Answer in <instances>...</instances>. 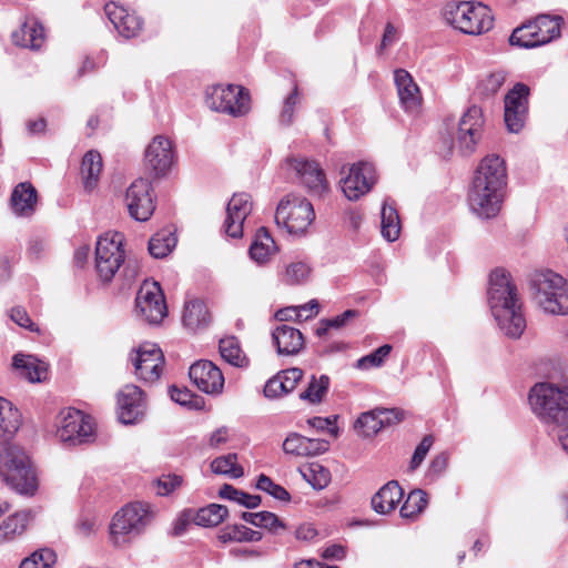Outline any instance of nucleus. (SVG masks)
<instances>
[{
	"label": "nucleus",
	"instance_id": "aec40b11",
	"mask_svg": "<svg viewBox=\"0 0 568 568\" xmlns=\"http://www.w3.org/2000/svg\"><path fill=\"white\" fill-rule=\"evenodd\" d=\"M192 383L205 394H220L224 386V376L221 369L211 361L202 359L189 369Z\"/></svg>",
	"mask_w": 568,
	"mask_h": 568
},
{
	"label": "nucleus",
	"instance_id": "6e6d98bb",
	"mask_svg": "<svg viewBox=\"0 0 568 568\" xmlns=\"http://www.w3.org/2000/svg\"><path fill=\"white\" fill-rule=\"evenodd\" d=\"M535 31L528 28V23H525L516 28L509 37V43L524 49H532L538 45H530L535 42Z\"/></svg>",
	"mask_w": 568,
	"mask_h": 568
},
{
	"label": "nucleus",
	"instance_id": "8fccbe9b",
	"mask_svg": "<svg viewBox=\"0 0 568 568\" xmlns=\"http://www.w3.org/2000/svg\"><path fill=\"white\" fill-rule=\"evenodd\" d=\"M255 487L258 490L267 493L274 499L287 503L291 500L290 493L281 485L274 483L268 476L261 474Z\"/></svg>",
	"mask_w": 568,
	"mask_h": 568
},
{
	"label": "nucleus",
	"instance_id": "e2e57ef3",
	"mask_svg": "<svg viewBox=\"0 0 568 568\" xmlns=\"http://www.w3.org/2000/svg\"><path fill=\"white\" fill-rule=\"evenodd\" d=\"M447 464H448V455L446 453H440V454L436 455L432 459V462L428 466L427 474H426L427 478H429L432 480L437 479L446 470Z\"/></svg>",
	"mask_w": 568,
	"mask_h": 568
},
{
	"label": "nucleus",
	"instance_id": "09e8293b",
	"mask_svg": "<svg viewBox=\"0 0 568 568\" xmlns=\"http://www.w3.org/2000/svg\"><path fill=\"white\" fill-rule=\"evenodd\" d=\"M300 103V92L297 84H294L292 91L284 99L283 105L278 115V123L282 126H290L294 122V114L297 104Z\"/></svg>",
	"mask_w": 568,
	"mask_h": 568
},
{
	"label": "nucleus",
	"instance_id": "0e129e2a",
	"mask_svg": "<svg viewBox=\"0 0 568 568\" xmlns=\"http://www.w3.org/2000/svg\"><path fill=\"white\" fill-rule=\"evenodd\" d=\"M263 392L264 396L270 399H275L287 394L277 374L266 382Z\"/></svg>",
	"mask_w": 568,
	"mask_h": 568
},
{
	"label": "nucleus",
	"instance_id": "7c9ffc66",
	"mask_svg": "<svg viewBox=\"0 0 568 568\" xmlns=\"http://www.w3.org/2000/svg\"><path fill=\"white\" fill-rule=\"evenodd\" d=\"M33 517L34 514L31 509L16 511L8 516L0 524V545L12 542L22 536Z\"/></svg>",
	"mask_w": 568,
	"mask_h": 568
},
{
	"label": "nucleus",
	"instance_id": "338daca9",
	"mask_svg": "<svg viewBox=\"0 0 568 568\" xmlns=\"http://www.w3.org/2000/svg\"><path fill=\"white\" fill-rule=\"evenodd\" d=\"M506 81V72L498 70L491 72L484 81L485 91L489 94H495Z\"/></svg>",
	"mask_w": 568,
	"mask_h": 568
},
{
	"label": "nucleus",
	"instance_id": "473e14b6",
	"mask_svg": "<svg viewBox=\"0 0 568 568\" xmlns=\"http://www.w3.org/2000/svg\"><path fill=\"white\" fill-rule=\"evenodd\" d=\"M403 489L398 481L389 480L372 497V508L381 515L393 511L403 498Z\"/></svg>",
	"mask_w": 568,
	"mask_h": 568
},
{
	"label": "nucleus",
	"instance_id": "7ed1b4c3",
	"mask_svg": "<svg viewBox=\"0 0 568 568\" xmlns=\"http://www.w3.org/2000/svg\"><path fill=\"white\" fill-rule=\"evenodd\" d=\"M0 477L20 495L33 496L38 478L29 456L18 446L8 444L0 453Z\"/></svg>",
	"mask_w": 568,
	"mask_h": 568
},
{
	"label": "nucleus",
	"instance_id": "603ef678",
	"mask_svg": "<svg viewBox=\"0 0 568 568\" xmlns=\"http://www.w3.org/2000/svg\"><path fill=\"white\" fill-rule=\"evenodd\" d=\"M169 393L171 399L181 406L199 409L203 403L201 397L195 396L186 387H178L172 385Z\"/></svg>",
	"mask_w": 568,
	"mask_h": 568
},
{
	"label": "nucleus",
	"instance_id": "c9c22d12",
	"mask_svg": "<svg viewBox=\"0 0 568 568\" xmlns=\"http://www.w3.org/2000/svg\"><path fill=\"white\" fill-rule=\"evenodd\" d=\"M12 364L31 383L41 382L45 377V364L32 355L16 354Z\"/></svg>",
	"mask_w": 568,
	"mask_h": 568
},
{
	"label": "nucleus",
	"instance_id": "c85d7f7f",
	"mask_svg": "<svg viewBox=\"0 0 568 568\" xmlns=\"http://www.w3.org/2000/svg\"><path fill=\"white\" fill-rule=\"evenodd\" d=\"M562 18L559 16L540 14L528 22V28L535 31V42L530 45H545L560 37Z\"/></svg>",
	"mask_w": 568,
	"mask_h": 568
},
{
	"label": "nucleus",
	"instance_id": "dca6fc26",
	"mask_svg": "<svg viewBox=\"0 0 568 568\" xmlns=\"http://www.w3.org/2000/svg\"><path fill=\"white\" fill-rule=\"evenodd\" d=\"M135 307L145 322L160 324L168 312L160 284L145 282L136 294Z\"/></svg>",
	"mask_w": 568,
	"mask_h": 568
},
{
	"label": "nucleus",
	"instance_id": "cd10ccee",
	"mask_svg": "<svg viewBox=\"0 0 568 568\" xmlns=\"http://www.w3.org/2000/svg\"><path fill=\"white\" fill-rule=\"evenodd\" d=\"M272 339L278 355H295L304 345L300 329L287 324L278 325L272 333Z\"/></svg>",
	"mask_w": 568,
	"mask_h": 568
},
{
	"label": "nucleus",
	"instance_id": "37998d69",
	"mask_svg": "<svg viewBox=\"0 0 568 568\" xmlns=\"http://www.w3.org/2000/svg\"><path fill=\"white\" fill-rule=\"evenodd\" d=\"M211 469L214 474L226 475L231 478H240L244 475L242 466L237 465V454L234 453L214 458Z\"/></svg>",
	"mask_w": 568,
	"mask_h": 568
},
{
	"label": "nucleus",
	"instance_id": "1a4fd4ad",
	"mask_svg": "<svg viewBox=\"0 0 568 568\" xmlns=\"http://www.w3.org/2000/svg\"><path fill=\"white\" fill-rule=\"evenodd\" d=\"M205 103L211 110L237 118L250 111V94L241 85L217 84L207 88Z\"/></svg>",
	"mask_w": 568,
	"mask_h": 568
},
{
	"label": "nucleus",
	"instance_id": "2eb2a0df",
	"mask_svg": "<svg viewBox=\"0 0 568 568\" xmlns=\"http://www.w3.org/2000/svg\"><path fill=\"white\" fill-rule=\"evenodd\" d=\"M174 160L173 144L164 135H156L152 139L144 152V166L153 179L164 178Z\"/></svg>",
	"mask_w": 568,
	"mask_h": 568
},
{
	"label": "nucleus",
	"instance_id": "ea45409f",
	"mask_svg": "<svg viewBox=\"0 0 568 568\" xmlns=\"http://www.w3.org/2000/svg\"><path fill=\"white\" fill-rule=\"evenodd\" d=\"M227 508L219 504H210L197 509L194 515V524L202 527H214L227 517Z\"/></svg>",
	"mask_w": 568,
	"mask_h": 568
},
{
	"label": "nucleus",
	"instance_id": "ddd939ff",
	"mask_svg": "<svg viewBox=\"0 0 568 568\" xmlns=\"http://www.w3.org/2000/svg\"><path fill=\"white\" fill-rule=\"evenodd\" d=\"M529 94V87L523 82H517L505 95L504 120L511 133H518L525 126L528 118Z\"/></svg>",
	"mask_w": 568,
	"mask_h": 568
},
{
	"label": "nucleus",
	"instance_id": "20e7f679",
	"mask_svg": "<svg viewBox=\"0 0 568 568\" xmlns=\"http://www.w3.org/2000/svg\"><path fill=\"white\" fill-rule=\"evenodd\" d=\"M445 21L465 34L479 36L494 27L489 7L481 2L449 1L443 9Z\"/></svg>",
	"mask_w": 568,
	"mask_h": 568
},
{
	"label": "nucleus",
	"instance_id": "5701e85b",
	"mask_svg": "<svg viewBox=\"0 0 568 568\" xmlns=\"http://www.w3.org/2000/svg\"><path fill=\"white\" fill-rule=\"evenodd\" d=\"M104 12L118 33L124 39H132L140 34L143 28V20L135 12L126 8L109 2L104 6Z\"/></svg>",
	"mask_w": 568,
	"mask_h": 568
},
{
	"label": "nucleus",
	"instance_id": "a878e982",
	"mask_svg": "<svg viewBox=\"0 0 568 568\" xmlns=\"http://www.w3.org/2000/svg\"><path fill=\"white\" fill-rule=\"evenodd\" d=\"M394 81L402 108L407 113H417L422 108L423 98L419 87L413 77L404 69H396L394 71Z\"/></svg>",
	"mask_w": 568,
	"mask_h": 568
},
{
	"label": "nucleus",
	"instance_id": "680f3d73",
	"mask_svg": "<svg viewBox=\"0 0 568 568\" xmlns=\"http://www.w3.org/2000/svg\"><path fill=\"white\" fill-rule=\"evenodd\" d=\"M277 376L280 377L281 382H283V386H285V392L288 394L291 393L296 384L302 379L303 377V371L301 368H288L285 371H281L277 373Z\"/></svg>",
	"mask_w": 568,
	"mask_h": 568
},
{
	"label": "nucleus",
	"instance_id": "de8ad7c7",
	"mask_svg": "<svg viewBox=\"0 0 568 568\" xmlns=\"http://www.w3.org/2000/svg\"><path fill=\"white\" fill-rule=\"evenodd\" d=\"M311 275V266L306 262L290 263L283 276V282L287 285H298L305 283Z\"/></svg>",
	"mask_w": 568,
	"mask_h": 568
},
{
	"label": "nucleus",
	"instance_id": "423d86ee",
	"mask_svg": "<svg viewBox=\"0 0 568 568\" xmlns=\"http://www.w3.org/2000/svg\"><path fill=\"white\" fill-rule=\"evenodd\" d=\"M534 301L546 313L568 314V281L561 275L545 271L534 275L530 282Z\"/></svg>",
	"mask_w": 568,
	"mask_h": 568
},
{
	"label": "nucleus",
	"instance_id": "a19ab883",
	"mask_svg": "<svg viewBox=\"0 0 568 568\" xmlns=\"http://www.w3.org/2000/svg\"><path fill=\"white\" fill-rule=\"evenodd\" d=\"M262 538V532L253 530L244 525H229L224 527L219 535V539L224 544L230 541H260Z\"/></svg>",
	"mask_w": 568,
	"mask_h": 568
},
{
	"label": "nucleus",
	"instance_id": "f8f14e48",
	"mask_svg": "<svg viewBox=\"0 0 568 568\" xmlns=\"http://www.w3.org/2000/svg\"><path fill=\"white\" fill-rule=\"evenodd\" d=\"M506 191L493 189L483 182H471L468 192L470 211L481 220L496 217L505 199Z\"/></svg>",
	"mask_w": 568,
	"mask_h": 568
},
{
	"label": "nucleus",
	"instance_id": "4468645a",
	"mask_svg": "<svg viewBox=\"0 0 568 568\" xmlns=\"http://www.w3.org/2000/svg\"><path fill=\"white\" fill-rule=\"evenodd\" d=\"M130 359L134 366L135 376L145 383H155L160 379L164 356L161 348L153 343L141 344Z\"/></svg>",
	"mask_w": 568,
	"mask_h": 568
},
{
	"label": "nucleus",
	"instance_id": "72a5a7b5",
	"mask_svg": "<svg viewBox=\"0 0 568 568\" xmlns=\"http://www.w3.org/2000/svg\"><path fill=\"white\" fill-rule=\"evenodd\" d=\"M277 251V246L265 227L256 231L253 242L250 245V257L258 265H265L270 257Z\"/></svg>",
	"mask_w": 568,
	"mask_h": 568
},
{
	"label": "nucleus",
	"instance_id": "4d7b16f0",
	"mask_svg": "<svg viewBox=\"0 0 568 568\" xmlns=\"http://www.w3.org/2000/svg\"><path fill=\"white\" fill-rule=\"evenodd\" d=\"M307 437L298 433H290L283 443L285 454L305 457Z\"/></svg>",
	"mask_w": 568,
	"mask_h": 568
},
{
	"label": "nucleus",
	"instance_id": "6e6552de",
	"mask_svg": "<svg viewBox=\"0 0 568 568\" xmlns=\"http://www.w3.org/2000/svg\"><path fill=\"white\" fill-rule=\"evenodd\" d=\"M57 436L65 447H74L94 440L92 418L75 408L60 412Z\"/></svg>",
	"mask_w": 568,
	"mask_h": 568
},
{
	"label": "nucleus",
	"instance_id": "5fc2aeb1",
	"mask_svg": "<svg viewBox=\"0 0 568 568\" xmlns=\"http://www.w3.org/2000/svg\"><path fill=\"white\" fill-rule=\"evenodd\" d=\"M303 477L312 485L315 489H323L329 481V471L317 463L310 465L306 471L303 473Z\"/></svg>",
	"mask_w": 568,
	"mask_h": 568
},
{
	"label": "nucleus",
	"instance_id": "052dcab7",
	"mask_svg": "<svg viewBox=\"0 0 568 568\" xmlns=\"http://www.w3.org/2000/svg\"><path fill=\"white\" fill-rule=\"evenodd\" d=\"M434 443L432 435H426L422 439V442L416 446L414 454L410 459L409 464V470L414 471L416 470L422 463L424 462L426 455L428 454L429 449L432 448Z\"/></svg>",
	"mask_w": 568,
	"mask_h": 568
},
{
	"label": "nucleus",
	"instance_id": "bf43d9fd",
	"mask_svg": "<svg viewBox=\"0 0 568 568\" xmlns=\"http://www.w3.org/2000/svg\"><path fill=\"white\" fill-rule=\"evenodd\" d=\"M307 424L310 427L314 428L317 432H326L333 438H336L338 435V427L336 425V417H320L315 416L307 419Z\"/></svg>",
	"mask_w": 568,
	"mask_h": 568
},
{
	"label": "nucleus",
	"instance_id": "c03bdc74",
	"mask_svg": "<svg viewBox=\"0 0 568 568\" xmlns=\"http://www.w3.org/2000/svg\"><path fill=\"white\" fill-rule=\"evenodd\" d=\"M427 503V493L422 489H414L402 505L399 514L403 518H413L426 508Z\"/></svg>",
	"mask_w": 568,
	"mask_h": 568
},
{
	"label": "nucleus",
	"instance_id": "4c0bfd02",
	"mask_svg": "<svg viewBox=\"0 0 568 568\" xmlns=\"http://www.w3.org/2000/svg\"><path fill=\"white\" fill-rule=\"evenodd\" d=\"M178 239L171 230L156 232L149 241V252L155 258L166 257L176 246Z\"/></svg>",
	"mask_w": 568,
	"mask_h": 568
},
{
	"label": "nucleus",
	"instance_id": "c756f323",
	"mask_svg": "<svg viewBox=\"0 0 568 568\" xmlns=\"http://www.w3.org/2000/svg\"><path fill=\"white\" fill-rule=\"evenodd\" d=\"M13 213L20 217H28L36 211L37 190L30 182H21L14 186L10 196Z\"/></svg>",
	"mask_w": 568,
	"mask_h": 568
},
{
	"label": "nucleus",
	"instance_id": "3c124183",
	"mask_svg": "<svg viewBox=\"0 0 568 568\" xmlns=\"http://www.w3.org/2000/svg\"><path fill=\"white\" fill-rule=\"evenodd\" d=\"M183 477L176 474H163L153 481V488L158 496L166 497L181 487Z\"/></svg>",
	"mask_w": 568,
	"mask_h": 568
},
{
	"label": "nucleus",
	"instance_id": "39448f33",
	"mask_svg": "<svg viewBox=\"0 0 568 568\" xmlns=\"http://www.w3.org/2000/svg\"><path fill=\"white\" fill-rule=\"evenodd\" d=\"M153 514L148 504L131 503L118 510L109 526L110 541L123 547L144 532Z\"/></svg>",
	"mask_w": 568,
	"mask_h": 568
},
{
	"label": "nucleus",
	"instance_id": "9b49d317",
	"mask_svg": "<svg viewBox=\"0 0 568 568\" xmlns=\"http://www.w3.org/2000/svg\"><path fill=\"white\" fill-rule=\"evenodd\" d=\"M124 202L133 220L149 221L156 206L152 182L144 178L135 179L126 189Z\"/></svg>",
	"mask_w": 568,
	"mask_h": 568
},
{
	"label": "nucleus",
	"instance_id": "f257e3e1",
	"mask_svg": "<svg viewBox=\"0 0 568 568\" xmlns=\"http://www.w3.org/2000/svg\"><path fill=\"white\" fill-rule=\"evenodd\" d=\"M487 296L491 314L500 331L510 338L520 337L526 328V320L509 272L496 268L490 273Z\"/></svg>",
	"mask_w": 568,
	"mask_h": 568
},
{
	"label": "nucleus",
	"instance_id": "a211bd4d",
	"mask_svg": "<svg viewBox=\"0 0 568 568\" xmlns=\"http://www.w3.org/2000/svg\"><path fill=\"white\" fill-rule=\"evenodd\" d=\"M484 116L477 105H471L458 122L457 143L462 154L469 155L475 152L483 135Z\"/></svg>",
	"mask_w": 568,
	"mask_h": 568
},
{
	"label": "nucleus",
	"instance_id": "49530a36",
	"mask_svg": "<svg viewBox=\"0 0 568 568\" xmlns=\"http://www.w3.org/2000/svg\"><path fill=\"white\" fill-rule=\"evenodd\" d=\"M57 562V555L50 548H40L24 558L19 568H52Z\"/></svg>",
	"mask_w": 568,
	"mask_h": 568
},
{
	"label": "nucleus",
	"instance_id": "13d9d810",
	"mask_svg": "<svg viewBox=\"0 0 568 568\" xmlns=\"http://www.w3.org/2000/svg\"><path fill=\"white\" fill-rule=\"evenodd\" d=\"M257 528H264L271 534H278L280 530H286L287 526L283 523L274 513L271 511H258Z\"/></svg>",
	"mask_w": 568,
	"mask_h": 568
},
{
	"label": "nucleus",
	"instance_id": "f704fd0d",
	"mask_svg": "<svg viewBox=\"0 0 568 568\" xmlns=\"http://www.w3.org/2000/svg\"><path fill=\"white\" fill-rule=\"evenodd\" d=\"M102 170V158L98 151L87 152L81 163V175L84 189L91 192L95 189Z\"/></svg>",
	"mask_w": 568,
	"mask_h": 568
},
{
	"label": "nucleus",
	"instance_id": "4be33fe9",
	"mask_svg": "<svg viewBox=\"0 0 568 568\" xmlns=\"http://www.w3.org/2000/svg\"><path fill=\"white\" fill-rule=\"evenodd\" d=\"M252 211L251 195L235 193L226 206V217L223 229L227 236L240 239L243 235V224Z\"/></svg>",
	"mask_w": 568,
	"mask_h": 568
},
{
	"label": "nucleus",
	"instance_id": "6ab92c4d",
	"mask_svg": "<svg viewBox=\"0 0 568 568\" xmlns=\"http://www.w3.org/2000/svg\"><path fill=\"white\" fill-rule=\"evenodd\" d=\"M287 162L311 195L321 196L328 190L325 173L317 162L304 158H293Z\"/></svg>",
	"mask_w": 568,
	"mask_h": 568
},
{
	"label": "nucleus",
	"instance_id": "864d4df0",
	"mask_svg": "<svg viewBox=\"0 0 568 568\" xmlns=\"http://www.w3.org/2000/svg\"><path fill=\"white\" fill-rule=\"evenodd\" d=\"M390 351H392L390 345H388V344L382 345L377 349L372 352L371 354L361 357L356 363V367L359 369H368L372 367H379L383 365L386 357L389 355Z\"/></svg>",
	"mask_w": 568,
	"mask_h": 568
},
{
	"label": "nucleus",
	"instance_id": "f3484780",
	"mask_svg": "<svg viewBox=\"0 0 568 568\" xmlns=\"http://www.w3.org/2000/svg\"><path fill=\"white\" fill-rule=\"evenodd\" d=\"M376 182V170L368 161H358L348 168L341 180L342 191L349 201H357L368 193Z\"/></svg>",
	"mask_w": 568,
	"mask_h": 568
},
{
	"label": "nucleus",
	"instance_id": "e433bc0d",
	"mask_svg": "<svg viewBox=\"0 0 568 568\" xmlns=\"http://www.w3.org/2000/svg\"><path fill=\"white\" fill-rule=\"evenodd\" d=\"M22 416L17 407L8 399L0 397V435L13 436L20 425Z\"/></svg>",
	"mask_w": 568,
	"mask_h": 568
},
{
	"label": "nucleus",
	"instance_id": "412c9836",
	"mask_svg": "<svg viewBox=\"0 0 568 568\" xmlns=\"http://www.w3.org/2000/svg\"><path fill=\"white\" fill-rule=\"evenodd\" d=\"M144 412L145 402L141 388L133 384L123 386L118 394L119 420L125 425L134 424Z\"/></svg>",
	"mask_w": 568,
	"mask_h": 568
},
{
	"label": "nucleus",
	"instance_id": "58836bf2",
	"mask_svg": "<svg viewBox=\"0 0 568 568\" xmlns=\"http://www.w3.org/2000/svg\"><path fill=\"white\" fill-rule=\"evenodd\" d=\"M381 232L383 237L388 242H394L400 233L399 215L395 206L384 202L381 211Z\"/></svg>",
	"mask_w": 568,
	"mask_h": 568
},
{
	"label": "nucleus",
	"instance_id": "69168bd1",
	"mask_svg": "<svg viewBox=\"0 0 568 568\" xmlns=\"http://www.w3.org/2000/svg\"><path fill=\"white\" fill-rule=\"evenodd\" d=\"M10 318L23 328H27L31 332L37 331L34 323L31 321L30 316L23 307L17 306L11 308Z\"/></svg>",
	"mask_w": 568,
	"mask_h": 568
},
{
	"label": "nucleus",
	"instance_id": "0eeeda50",
	"mask_svg": "<svg viewBox=\"0 0 568 568\" xmlns=\"http://www.w3.org/2000/svg\"><path fill=\"white\" fill-rule=\"evenodd\" d=\"M315 217L312 203L300 195L288 194L283 197L275 212V222L290 234H303Z\"/></svg>",
	"mask_w": 568,
	"mask_h": 568
},
{
	"label": "nucleus",
	"instance_id": "774afa93",
	"mask_svg": "<svg viewBox=\"0 0 568 568\" xmlns=\"http://www.w3.org/2000/svg\"><path fill=\"white\" fill-rule=\"evenodd\" d=\"M191 521H194L193 510H183L173 523L172 534L174 536H182L186 531Z\"/></svg>",
	"mask_w": 568,
	"mask_h": 568
},
{
	"label": "nucleus",
	"instance_id": "2f4dec72",
	"mask_svg": "<svg viewBox=\"0 0 568 568\" xmlns=\"http://www.w3.org/2000/svg\"><path fill=\"white\" fill-rule=\"evenodd\" d=\"M182 323L192 333L207 328L211 323V314L206 304L199 298L187 301L184 304Z\"/></svg>",
	"mask_w": 568,
	"mask_h": 568
},
{
	"label": "nucleus",
	"instance_id": "f03ea898",
	"mask_svg": "<svg viewBox=\"0 0 568 568\" xmlns=\"http://www.w3.org/2000/svg\"><path fill=\"white\" fill-rule=\"evenodd\" d=\"M528 402L550 435L568 425V388H559L550 383H538L531 387Z\"/></svg>",
	"mask_w": 568,
	"mask_h": 568
},
{
	"label": "nucleus",
	"instance_id": "bb28decb",
	"mask_svg": "<svg viewBox=\"0 0 568 568\" xmlns=\"http://www.w3.org/2000/svg\"><path fill=\"white\" fill-rule=\"evenodd\" d=\"M11 37L14 44L31 50H39L45 40L44 28L34 17H28Z\"/></svg>",
	"mask_w": 568,
	"mask_h": 568
},
{
	"label": "nucleus",
	"instance_id": "79ce46f5",
	"mask_svg": "<svg viewBox=\"0 0 568 568\" xmlns=\"http://www.w3.org/2000/svg\"><path fill=\"white\" fill-rule=\"evenodd\" d=\"M219 349L222 358L233 366L242 367L245 355L242 352L239 339L235 336H226L220 339Z\"/></svg>",
	"mask_w": 568,
	"mask_h": 568
},
{
	"label": "nucleus",
	"instance_id": "b1692460",
	"mask_svg": "<svg viewBox=\"0 0 568 568\" xmlns=\"http://www.w3.org/2000/svg\"><path fill=\"white\" fill-rule=\"evenodd\" d=\"M473 182H483L493 189L506 191L507 170L504 159L496 154L485 156L475 171Z\"/></svg>",
	"mask_w": 568,
	"mask_h": 568
},
{
	"label": "nucleus",
	"instance_id": "a18cd8bd",
	"mask_svg": "<svg viewBox=\"0 0 568 568\" xmlns=\"http://www.w3.org/2000/svg\"><path fill=\"white\" fill-rule=\"evenodd\" d=\"M328 387L329 377L327 375H321L318 378L312 375L307 387L300 394V398L312 404L321 403Z\"/></svg>",
	"mask_w": 568,
	"mask_h": 568
},
{
	"label": "nucleus",
	"instance_id": "9d476101",
	"mask_svg": "<svg viewBox=\"0 0 568 568\" xmlns=\"http://www.w3.org/2000/svg\"><path fill=\"white\" fill-rule=\"evenodd\" d=\"M123 234L105 233L95 247V268L103 282H110L124 262Z\"/></svg>",
	"mask_w": 568,
	"mask_h": 568
},
{
	"label": "nucleus",
	"instance_id": "393cba45",
	"mask_svg": "<svg viewBox=\"0 0 568 568\" xmlns=\"http://www.w3.org/2000/svg\"><path fill=\"white\" fill-rule=\"evenodd\" d=\"M404 418L402 410L396 408H376L363 413L356 420L355 426L361 429L362 435L371 437L376 435L386 426H390Z\"/></svg>",
	"mask_w": 568,
	"mask_h": 568
}]
</instances>
